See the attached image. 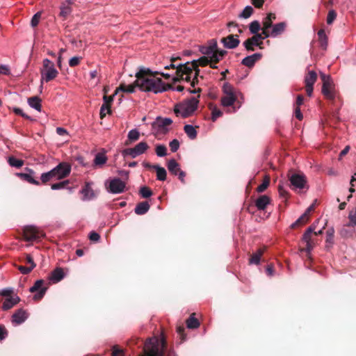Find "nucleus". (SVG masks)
<instances>
[{"label":"nucleus","instance_id":"obj_1","mask_svg":"<svg viewBox=\"0 0 356 356\" xmlns=\"http://www.w3.org/2000/svg\"><path fill=\"white\" fill-rule=\"evenodd\" d=\"M159 72H153L149 68L140 67L136 73V85L143 92L161 93L172 88V84L165 83L157 77Z\"/></svg>","mask_w":356,"mask_h":356},{"label":"nucleus","instance_id":"obj_2","mask_svg":"<svg viewBox=\"0 0 356 356\" xmlns=\"http://www.w3.org/2000/svg\"><path fill=\"white\" fill-rule=\"evenodd\" d=\"M175 63V60H172ZM176 70V76L172 79L173 83L180 82L181 81H191L192 87H195L198 83V76L200 74V69L197 61L187 62L184 64H171L170 66H165V70Z\"/></svg>","mask_w":356,"mask_h":356},{"label":"nucleus","instance_id":"obj_3","mask_svg":"<svg viewBox=\"0 0 356 356\" xmlns=\"http://www.w3.org/2000/svg\"><path fill=\"white\" fill-rule=\"evenodd\" d=\"M167 348V342L163 337H152L146 340L143 353L139 356H163Z\"/></svg>","mask_w":356,"mask_h":356},{"label":"nucleus","instance_id":"obj_4","mask_svg":"<svg viewBox=\"0 0 356 356\" xmlns=\"http://www.w3.org/2000/svg\"><path fill=\"white\" fill-rule=\"evenodd\" d=\"M199 100L196 97H191L182 102L175 105L174 112L177 116L183 118H188L193 115L197 110Z\"/></svg>","mask_w":356,"mask_h":356},{"label":"nucleus","instance_id":"obj_5","mask_svg":"<svg viewBox=\"0 0 356 356\" xmlns=\"http://www.w3.org/2000/svg\"><path fill=\"white\" fill-rule=\"evenodd\" d=\"M320 76L323 82L322 94L327 99L332 101V104H334L336 98L340 99V97L337 95V92L331 76L324 73H321Z\"/></svg>","mask_w":356,"mask_h":356},{"label":"nucleus","instance_id":"obj_6","mask_svg":"<svg viewBox=\"0 0 356 356\" xmlns=\"http://www.w3.org/2000/svg\"><path fill=\"white\" fill-rule=\"evenodd\" d=\"M41 83L49 82L55 79L58 75V71L56 69L54 63L48 58L42 60V67L40 69Z\"/></svg>","mask_w":356,"mask_h":356},{"label":"nucleus","instance_id":"obj_7","mask_svg":"<svg viewBox=\"0 0 356 356\" xmlns=\"http://www.w3.org/2000/svg\"><path fill=\"white\" fill-rule=\"evenodd\" d=\"M223 96L221 97V104L224 107L233 106V111H236V108L234 103L237 102V92L234 87L229 83H225L222 86Z\"/></svg>","mask_w":356,"mask_h":356},{"label":"nucleus","instance_id":"obj_8","mask_svg":"<svg viewBox=\"0 0 356 356\" xmlns=\"http://www.w3.org/2000/svg\"><path fill=\"white\" fill-rule=\"evenodd\" d=\"M315 229L316 225L314 223L307 228L302 237V241L306 243V247L300 248V252H305L307 253V257L309 259H311V251L316 245L314 240L312 238L313 232Z\"/></svg>","mask_w":356,"mask_h":356},{"label":"nucleus","instance_id":"obj_9","mask_svg":"<svg viewBox=\"0 0 356 356\" xmlns=\"http://www.w3.org/2000/svg\"><path fill=\"white\" fill-rule=\"evenodd\" d=\"M288 178L290 181L291 187L292 189H304L308 188L307 185V177L302 173H294L291 170L288 172Z\"/></svg>","mask_w":356,"mask_h":356},{"label":"nucleus","instance_id":"obj_10","mask_svg":"<svg viewBox=\"0 0 356 356\" xmlns=\"http://www.w3.org/2000/svg\"><path fill=\"white\" fill-rule=\"evenodd\" d=\"M45 236L44 233L33 225L25 226L23 229V237L26 241H37Z\"/></svg>","mask_w":356,"mask_h":356},{"label":"nucleus","instance_id":"obj_11","mask_svg":"<svg viewBox=\"0 0 356 356\" xmlns=\"http://www.w3.org/2000/svg\"><path fill=\"white\" fill-rule=\"evenodd\" d=\"M148 148L149 145L146 142H140L133 148L124 149L122 152V154L124 157L130 156L131 158H136V156L145 153Z\"/></svg>","mask_w":356,"mask_h":356},{"label":"nucleus","instance_id":"obj_12","mask_svg":"<svg viewBox=\"0 0 356 356\" xmlns=\"http://www.w3.org/2000/svg\"><path fill=\"white\" fill-rule=\"evenodd\" d=\"M56 180L62 179L67 177L71 172V165L66 162H61L51 170Z\"/></svg>","mask_w":356,"mask_h":356},{"label":"nucleus","instance_id":"obj_13","mask_svg":"<svg viewBox=\"0 0 356 356\" xmlns=\"http://www.w3.org/2000/svg\"><path fill=\"white\" fill-rule=\"evenodd\" d=\"M317 74L314 70L308 71L305 74L304 82L305 84L306 93L309 97H311L314 90V84L317 80Z\"/></svg>","mask_w":356,"mask_h":356},{"label":"nucleus","instance_id":"obj_14","mask_svg":"<svg viewBox=\"0 0 356 356\" xmlns=\"http://www.w3.org/2000/svg\"><path fill=\"white\" fill-rule=\"evenodd\" d=\"M172 123L170 118L161 117L156 118V120L152 124V129L157 132H166L168 129L166 127Z\"/></svg>","mask_w":356,"mask_h":356},{"label":"nucleus","instance_id":"obj_15","mask_svg":"<svg viewBox=\"0 0 356 356\" xmlns=\"http://www.w3.org/2000/svg\"><path fill=\"white\" fill-rule=\"evenodd\" d=\"M43 284H44V280H38L34 283L33 286L30 288V291L31 293L38 291L36 294L34 295L33 300H37V301L40 300L44 296L46 291L47 289V287H43L42 286Z\"/></svg>","mask_w":356,"mask_h":356},{"label":"nucleus","instance_id":"obj_16","mask_svg":"<svg viewBox=\"0 0 356 356\" xmlns=\"http://www.w3.org/2000/svg\"><path fill=\"white\" fill-rule=\"evenodd\" d=\"M26 172H19L17 173L16 175L19 177L22 180L27 181L30 184L39 186L40 184V181H37L35 177V172L29 168L26 169Z\"/></svg>","mask_w":356,"mask_h":356},{"label":"nucleus","instance_id":"obj_17","mask_svg":"<svg viewBox=\"0 0 356 356\" xmlns=\"http://www.w3.org/2000/svg\"><path fill=\"white\" fill-rule=\"evenodd\" d=\"M220 42L223 44L224 47L227 49H235L240 44L238 35L233 34L222 38Z\"/></svg>","mask_w":356,"mask_h":356},{"label":"nucleus","instance_id":"obj_18","mask_svg":"<svg viewBox=\"0 0 356 356\" xmlns=\"http://www.w3.org/2000/svg\"><path fill=\"white\" fill-rule=\"evenodd\" d=\"M125 187L124 181L119 178H114L110 181L108 191L112 193H121L124 192Z\"/></svg>","mask_w":356,"mask_h":356},{"label":"nucleus","instance_id":"obj_19","mask_svg":"<svg viewBox=\"0 0 356 356\" xmlns=\"http://www.w3.org/2000/svg\"><path fill=\"white\" fill-rule=\"evenodd\" d=\"M73 3V0H66L62 2L60 6L59 17L63 20H65L71 14L72 9L71 5Z\"/></svg>","mask_w":356,"mask_h":356},{"label":"nucleus","instance_id":"obj_20","mask_svg":"<svg viewBox=\"0 0 356 356\" xmlns=\"http://www.w3.org/2000/svg\"><path fill=\"white\" fill-rule=\"evenodd\" d=\"M261 58L262 54L255 53L244 58L241 61V64L248 67L252 68L254 67L256 62L259 61Z\"/></svg>","mask_w":356,"mask_h":356},{"label":"nucleus","instance_id":"obj_21","mask_svg":"<svg viewBox=\"0 0 356 356\" xmlns=\"http://www.w3.org/2000/svg\"><path fill=\"white\" fill-rule=\"evenodd\" d=\"M266 246H263L259 248L255 252L250 254L248 264L250 265H259L260 264L261 258L266 250Z\"/></svg>","mask_w":356,"mask_h":356},{"label":"nucleus","instance_id":"obj_22","mask_svg":"<svg viewBox=\"0 0 356 356\" xmlns=\"http://www.w3.org/2000/svg\"><path fill=\"white\" fill-rule=\"evenodd\" d=\"M271 200L270 197L266 195H259L255 200V207L259 211H264L267 206L270 204Z\"/></svg>","mask_w":356,"mask_h":356},{"label":"nucleus","instance_id":"obj_23","mask_svg":"<svg viewBox=\"0 0 356 356\" xmlns=\"http://www.w3.org/2000/svg\"><path fill=\"white\" fill-rule=\"evenodd\" d=\"M12 318L13 323L19 325L26 320L28 318V314L23 309H19L13 314Z\"/></svg>","mask_w":356,"mask_h":356},{"label":"nucleus","instance_id":"obj_24","mask_svg":"<svg viewBox=\"0 0 356 356\" xmlns=\"http://www.w3.org/2000/svg\"><path fill=\"white\" fill-rule=\"evenodd\" d=\"M65 277L63 268L60 267L56 268L49 276V280L53 283H57L62 280Z\"/></svg>","mask_w":356,"mask_h":356},{"label":"nucleus","instance_id":"obj_25","mask_svg":"<svg viewBox=\"0 0 356 356\" xmlns=\"http://www.w3.org/2000/svg\"><path fill=\"white\" fill-rule=\"evenodd\" d=\"M19 301V297L16 295L13 297L6 298L3 303L2 309L3 310H8L17 305Z\"/></svg>","mask_w":356,"mask_h":356},{"label":"nucleus","instance_id":"obj_26","mask_svg":"<svg viewBox=\"0 0 356 356\" xmlns=\"http://www.w3.org/2000/svg\"><path fill=\"white\" fill-rule=\"evenodd\" d=\"M81 193L83 195V200H89L95 197L94 191L90 186V183H86L85 186L81 191Z\"/></svg>","mask_w":356,"mask_h":356},{"label":"nucleus","instance_id":"obj_27","mask_svg":"<svg viewBox=\"0 0 356 356\" xmlns=\"http://www.w3.org/2000/svg\"><path fill=\"white\" fill-rule=\"evenodd\" d=\"M136 87H138V85H136V79L133 83L128 86H127L125 83H121L120 86L115 90V94H117L119 91L127 93H133L135 91V88Z\"/></svg>","mask_w":356,"mask_h":356},{"label":"nucleus","instance_id":"obj_28","mask_svg":"<svg viewBox=\"0 0 356 356\" xmlns=\"http://www.w3.org/2000/svg\"><path fill=\"white\" fill-rule=\"evenodd\" d=\"M286 26L285 22H280L273 26L272 31H270L271 37L275 38L281 35L284 31Z\"/></svg>","mask_w":356,"mask_h":356},{"label":"nucleus","instance_id":"obj_29","mask_svg":"<svg viewBox=\"0 0 356 356\" xmlns=\"http://www.w3.org/2000/svg\"><path fill=\"white\" fill-rule=\"evenodd\" d=\"M150 208V205L147 202H139L134 209V211L138 215H143L146 213Z\"/></svg>","mask_w":356,"mask_h":356},{"label":"nucleus","instance_id":"obj_30","mask_svg":"<svg viewBox=\"0 0 356 356\" xmlns=\"http://www.w3.org/2000/svg\"><path fill=\"white\" fill-rule=\"evenodd\" d=\"M28 104L31 107L35 108V110L40 111L42 108L41 102L42 99L38 96H33L28 98Z\"/></svg>","mask_w":356,"mask_h":356},{"label":"nucleus","instance_id":"obj_31","mask_svg":"<svg viewBox=\"0 0 356 356\" xmlns=\"http://www.w3.org/2000/svg\"><path fill=\"white\" fill-rule=\"evenodd\" d=\"M195 316V313L191 314L189 318L186 321V326L188 329H196L199 327L200 325V321Z\"/></svg>","mask_w":356,"mask_h":356},{"label":"nucleus","instance_id":"obj_32","mask_svg":"<svg viewBox=\"0 0 356 356\" xmlns=\"http://www.w3.org/2000/svg\"><path fill=\"white\" fill-rule=\"evenodd\" d=\"M168 169L174 175H177L181 171L179 163L175 159H170L168 162Z\"/></svg>","mask_w":356,"mask_h":356},{"label":"nucleus","instance_id":"obj_33","mask_svg":"<svg viewBox=\"0 0 356 356\" xmlns=\"http://www.w3.org/2000/svg\"><path fill=\"white\" fill-rule=\"evenodd\" d=\"M257 42L258 41L254 38L251 37L245 40L243 44L248 51H254L255 47H257L256 44H257Z\"/></svg>","mask_w":356,"mask_h":356},{"label":"nucleus","instance_id":"obj_34","mask_svg":"<svg viewBox=\"0 0 356 356\" xmlns=\"http://www.w3.org/2000/svg\"><path fill=\"white\" fill-rule=\"evenodd\" d=\"M318 41L322 49H326L327 47V37L323 29H320L318 32Z\"/></svg>","mask_w":356,"mask_h":356},{"label":"nucleus","instance_id":"obj_35","mask_svg":"<svg viewBox=\"0 0 356 356\" xmlns=\"http://www.w3.org/2000/svg\"><path fill=\"white\" fill-rule=\"evenodd\" d=\"M116 94H113V95H111V96H107L106 95H104V103L102 104V110H107V113H111V103L113 100V97Z\"/></svg>","mask_w":356,"mask_h":356},{"label":"nucleus","instance_id":"obj_36","mask_svg":"<svg viewBox=\"0 0 356 356\" xmlns=\"http://www.w3.org/2000/svg\"><path fill=\"white\" fill-rule=\"evenodd\" d=\"M184 130L189 138L194 140L197 138V132L194 127L186 124L184 127Z\"/></svg>","mask_w":356,"mask_h":356},{"label":"nucleus","instance_id":"obj_37","mask_svg":"<svg viewBox=\"0 0 356 356\" xmlns=\"http://www.w3.org/2000/svg\"><path fill=\"white\" fill-rule=\"evenodd\" d=\"M218 50V44L216 40H212L211 41L210 45L204 49L202 50V53L204 55L209 56L211 53L214 52Z\"/></svg>","mask_w":356,"mask_h":356},{"label":"nucleus","instance_id":"obj_38","mask_svg":"<svg viewBox=\"0 0 356 356\" xmlns=\"http://www.w3.org/2000/svg\"><path fill=\"white\" fill-rule=\"evenodd\" d=\"M54 171H49L47 172L42 173L40 177L41 182L43 184H46L47 182L51 181H55V177L54 175Z\"/></svg>","mask_w":356,"mask_h":356},{"label":"nucleus","instance_id":"obj_39","mask_svg":"<svg viewBox=\"0 0 356 356\" xmlns=\"http://www.w3.org/2000/svg\"><path fill=\"white\" fill-rule=\"evenodd\" d=\"M155 170L156 172V179L159 181H165L167 177V172L165 169L163 167L157 166L155 167Z\"/></svg>","mask_w":356,"mask_h":356},{"label":"nucleus","instance_id":"obj_40","mask_svg":"<svg viewBox=\"0 0 356 356\" xmlns=\"http://www.w3.org/2000/svg\"><path fill=\"white\" fill-rule=\"evenodd\" d=\"M308 221H309V216H307V214H305L304 213L300 217L298 218V219L295 222H293L291 225V228L294 229L298 226H301V225L306 224Z\"/></svg>","mask_w":356,"mask_h":356},{"label":"nucleus","instance_id":"obj_41","mask_svg":"<svg viewBox=\"0 0 356 356\" xmlns=\"http://www.w3.org/2000/svg\"><path fill=\"white\" fill-rule=\"evenodd\" d=\"M8 163L12 167H15L17 168H21L24 165V161L22 159H18L15 156H9L8 159Z\"/></svg>","mask_w":356,"mask_h":356},{"label":"nucleus","instance_id":"obj_42","mask_svg":"<svg viewBox=\"0 0 356 356\" xmlns=\"http://www.w3.org/2000/svg\"><path fill=\"white\" fill-rule=\"evenodd\" d=\"M107 161V157L106 155L103 153H97L95 155V159H94V163L96 165H104Z\"/></svg>","mask_w":356,"mask_h":356},{"label":"nucleus","instance_id":"obj_43","mask_svg":"<svg viewBox=\"0 0 356 356\" xmlns=\"http://www.w3.org/2000/svg\"><path fill=\"white\" fill-rule=\"evenodd\" d=\"M270 184V177L267 175L264 177L263 182L256 189L258 193H262L268 187Z\"/></svg>","mask_w":356,"mask_h":356},{"label":"nucleus","instance_id":"obj_44","mask_svg":"<svg viewBox=\"0 0 356 356\" xmlns=\"http://www.w3.org/2000/svg\"><path fill=\"white\" fill-rule=\"evenodd\" d=\"M260 29H261L260 23L257 20L252 22L249 24V30L252 34L258 33Z\"/></svg>","mask_w":356,"mask_h":356},{"label":"nucleus","instance_id":"obj_45","mask_svg":"<svg viewBox=\"0 0 356 356\" xmlns=\"http://www.w3.org/2000/svg\"><path fill=\"white\" fill-rule=\"evenodd\" d=\"M253 11L254 10L252 7L248 6L243 9V12L238 16L241 18L247 19L252 15Z\"/></svg>","mask_w":356,"mask_h":356},{"label":"nucleus","instance_id":"obj_46","mask_svg":"<svg viewBox=\"0 0 356 356\" xmlns=\"http://www.w3.org/2000/svg\"><path fill=\"white\" fill-rule=\"evenodd\" d=\"M139 194L143 197V198H148L150 196L152 195V190L147 187V186H143L140 188Z\"/></svg>","mask_w":356,"mask_h":356},{"label":"nucleus","instance_id":"obj_47","mask_svg":"<svg viewBox=\"0 0 356 356\" xmlns=\"http://www.w3.org/2000/svg\"><path fill=\"white\" fill-rule=\"evenodd\" d=\"M334 230L332 227L329 228L326 232V243L329 244L330 245H332L334 243Z\"/></svg>","mask_w":356,"mask_h":356},{"label":"nucleus","instance_id":"obj_48","mask_svg":"<svg viewBox=\"0 0 356 356\" xmlns=\"http://www.w3.org/2000/svg\"><path fill=\"white\" fill-rule=\"evenodd\" d=\"M140 133L137 129H131L128 134V139L131 141H136L139 139Z\"/></svg>","mask_w":356,"mask_h":356},{"label":"nucleus","instance_id":"obj_49","mask_svg":"<svg viewBox=\"0 0 356 356\" xmlns=\"http://www.w3.org/2000/svg\"><path fill=\"white\" fill-rule=\"evenodd\" d=\"M349 222L347 224L349 227H355L356 225V208L351 211L348 216Z\"/></svg>","mask_w":356,"mask_h":356},{"label":"nucleus","instance_id":"obj_50","mask_svg":"<svg viewBox=\"0 0 356 356\" xmlns=\"http://www.w3.org/2000/svg\"><path fill=\"white\" fill-rule=\"evenodd\" d=\"M156 153L158 156H165L167 154V148L164 145H158L156 147Z\"/></svg>","mask_w":356,"mask_h":356},{"label":"nucleus","instance_id":"obj_51","mask_svg":"<svg viewBox=\"0 0 356 356\" xmlns=\"http://www.w3.org/2000/svg\"><path fill=\"white\" fill-rule=\"evenodd\" d=\"M193 61H197L198 66L204 67L210 63V60L209 59L208 56H203L200 57L198 60H194Z\"/></svg>","mask_w":356,"mask_h":356},{"label":"nucleus","instance_id":"obj_52","mask_svg":"<svg viewBox=\"0 0 356 356\" xmlns=\"http://www.w3.org/2000/svg\"><path fill=\"white\" fill-rule=\"evenodd\" d=\"M69 183L70 182L68 180H65L58 183L53 184L51 186V188L52 190L62 189L64 188L67 185H68Z\"/></svg>","mask_w":356,"mask_h":356},{"label":"nucleus","instance_id":"obj_53","mask_svg":"<svg viewBox=\"0 0 356 356\" xmlns=\"http://www.w3.org/2000/svg\"><path fill=\"white\" fill-rule=\"evenodd\" d=\"M337 17V13L334 10H331L328 12L327 16V24H331L335 20Z\"/></svg>","mask_w":356,"mask_h":356},{"label":"nucleus","instance_id":"obj_54","mask_svg":"<svg viewBox=\"0 0 356 356\" xmlns=\"http://www.w3.org/2000/svg\"><path fill=\"white\" fill-rule=\"evenodd\" d=\"M41 17V13L40 12L36 13L32 17L31 24L33 27H35L38 25Z\"/></svg>","mask_w":356,"mask_h":356},{"label":"nucleus","instance_id":"obj_55","mask_svg":"<svg viewBox=\"0 0 356 356\" xmlns=\"http://www.w3.org/2000/svg\"><path fill=\"white\" fill-rule=\"evenodd\" d=\"M111 356H124V350L119 348L118 346H113L112 348Z\"/></svg>","mask_w":356,"mask_h":356},{"label":"nucleus","instance_id":"obj_56","mask_svg":"<svg viewBox=\"0 0 356 356\" xmlns=\"http://www.w3.org/2000/svg\"><path fill=\"white\" fill-rule=\"evenodd\" d=\"M13 111L16 114V115H20L22 116V118H26V119H28V120H33L31 119V118L30 116H29L28 115H26V113H24L23 112V111L19 108H17V107H14L12 108Z\"/></svg>","mask_w":356,"mask_h":356},{"label":"nucleus","instance_id":"obj_57","mask_svg":"<svg viewBox=\"0 0 356 356\" xmlns=\"http://www.w3.org/2000/svg\"><path fill=\"white\" fill-rule=\"evenodd\" d=\"M211 114V120L213 122H215L218 118L220 117L222 115V112L218 108L215 107L213 108Z\"/></svg>","mask_w":356,"mask_h":356},{"label":"nucleus","instance_id":"obj_58","mask_svg":"<svg viewBox=\"0 0 356 356\" xmlns=\"http://www.w3.org/2000/svg\"><path fill=\"white\" fill-rule=\"evenodd\" d=\"M81 59V57L74 56L69 60V65L72 67H76L80 64Z\"/></svg>","mask_w":356,"mask_h":356},{"label":"nucleus","instance_id":"obj_59","mask_svg":"<svg viewBox=\"0 0 356 356\" xmlns=\"http://www.w3.org/2000/svg\"><path fill=\"white\" fill-rule=\"evenodd\" d=\"M184 330H185V328L183 325H178L177 327V332L180 337L181 343L183 342L184 341H185V339H186V335L184 334Z\"/></svg>","mask_w":356,"mask_h":356},{"label":"nucleus","instance_id":"obj_60","mask_svg":"<svg viewBox=\"0 0 356 356\" xmlns=\"http://www.w3.org/2000/svg\"><path fill=\"white\" fill-rule=\"evenodd\" d=\"M169 146L170 147V150L172 152H175L178 150L179 147V142L177 139H173L169 144Z\"/></svg>","mask_w":356,"mask_h":356},{"label":"nucleus","instance_id":"obj_61","mask_svg":"<svg viewBox=\"0 0 356 356\" xmlns=\"http://www.w3.org/2000/svg\"><path fill=\"white\" fill-rule=\"evenodd\" d=\"M208 56L209 59L210 60V63H214V64H217L221 60V58H219L218 54L216 53V51L211 53Z\"/></svg>","mask_w":356,"mask_h":356},{"label":"nucleus","instance_id":"obj_62","mask_svg":"<svg viewBox=\"0 0 356 356\" xmlns=\"http://www.w3.org/2000/svg\"><path fill=\"white\" fill-rule=\"evenodd\" d=\"M25 263L30 265L31 268H34L36 266L33 257L30 254H26Z\"/></svg>","mask_w":356,"mask_h":356},{"label":"nucleus","instance_id":"obj_63","mask_svg":"<svg viewBox=\"0 0 356 356\" xmlns=\"http://www.w3.org/2000/svg\"><path fill=\"white\" fill-rule=\"evenodd\" d=\"M13 291L12 289H4L0 291V296L6 298L13 297Z\"/></svg>","mask_w":356,"mask_h":356},{"label":"nucleus","instance_id":"obj_64","mask_svg":"<svg viewBox=\"0 0 356 356\" xmlns=\"http://www.w3.org/2000/svg\"><path fill=\"white\" fill-rule=\"evenodd\" d=\"M262 24L265 29H269L273 26V22L270 20V19L266 17L262 22Z\"/></svg>","mask_w":356,"mask_h":356}]
</instances>
